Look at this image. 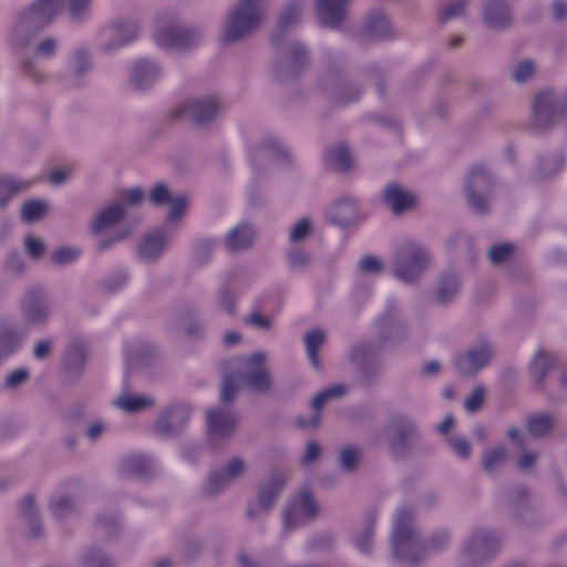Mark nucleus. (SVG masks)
<instances>
[{"label": "nucleus", "mask_w": 567, "mask_h": 567, "mask_svg": "<svg viewBox=\"0 0 567 567\" xmlns=\"http://www.w3.org/2000/svg\"><path fill=\"white\" fill-rule=\"evenodd\" d=\"M264 353H255L248 358H233L225 363V369L233 370L224 377L220 400L224 403L234 401L238 385L251 391L264 393L270 388V378L266 370Z\"/></svg>", "instance_id": "nucleus-1"}, {"label": "nucleus", "mask_w": 567, "mask_h": 567, "mask_svg": "<svg viewBox=\"0 0 567 567\" xmlns=\"http://www.w3.org/2000/svg\"><path fill=\"white\" fill-rule=\"evenodd\" d=\"M447 540L449 535L442 532L434 535L427 543L422 542L412 526V512L405 507L398 509L392 532V549L398 559L417 563L426 551L441 549Z\"/></svg>", "instance_id": "nucleus-2"}, {"label": "nucleus", "mask_w": 567, "mask_h": 567, "mask_svg": "<svg viewBox=\"0 0 567 567\" xmlns=\"http://www.w3.org/2000/svg\"><path fill=\"white\" fill-rule=\"evenodd\" d=\"M65 0H38L31 7L21 12L18 20V29L37 32L47 27L60 12ZM69 10L73 20L83 17L91 0H68Z\"/></svg>", "instance_id": "nucleus-3"}, {"label": "nucleus", "mask_w": 567, "mask_h": 567, "mask_svg": "<svg viewBox=\"0 0 567 567\" xmlns=\"http://www.w3.org/2000/svg\"><path fill=\"white\" fill-rule=\"evenodd\" d=\"M264 1L239 0L228 16L223 41L227 43L235 42L256 30L265 14Z\"/></svg>", "instance_id": "nucleus-4"}, {"label": "nucleus", "mask_w": 567, "mask_h": 567, "mask_svg": "<svg viewBox=\"0 0 567 567\" xmlns=\"http://www.w3.org/2000/svg\"><path fill=\"white\" fill-rule=\"evenodd\" d=\"M567 113V96H557L553 91L536 94L532 106V123L537 131L551 126Z\"/></svg>", "instance_id": "nucleus-5"}, {"label": "nucleus", "mask_w": 567, "mask_h": 567, "mask_svg": "<svg viewBox=\"0 0 567 567\" xmlns=\"http://www.w3.org/2000/svg\"><path fill=\"white\" fill-rule=\"evenodd\" d=\"M395 276L404 282L419 279L430 264V258L420 245L408 241L395 254Z\"/></svg>", "instance_id": "nucleus-6"}, {"label": "nucleus", "mask_w": 567, "mask_h": 567, "mask_svg": "<svg viewBox=\"0 0 567 567\" xmlns=\"http://www.w3.org/2000/svg\"><path fill=\"white\" fill-rule=\"evenodd\" d=\"M492 186V176L484 165L476 164L470 169L465 179V190L468 205L475 213L487 212Z\"/></svg>", "instance_id": "nucleus-7"}, {"label": "nucleus", "mask_w": 567, "mask_h": 567, "mask_svg": "<svg viewBox=\"0 0 567 567\" xmlns=\"http://www.w3.org/2000/svg\"><path fill=\"white\" fill-rule=\"evenodd\" d=\"M154 39L164 49H188L198 41L199 34L196 30L179 28L175 22L163 25L158 20Z\"/></svg>", "instance_id": "nucleus-8"}, {"label": "nucleus", "mask_w": 567, "mask_h": 567, "mask_svg": "<svg viewBox=\"0 0 567 567\" xmlns=\"http://www.w3.org/2000/svg\"><path fill=\"white\" fill-rule=\"evenodd\" d=\"M318 513V506L308 491H301L296 499L289 502L285 514V529H293L306 520L312 519Z\"/></svg>", "instance_id": "nucleus-9"}, {"label": "nucleus", "mask_w": 567, "mask_h": 567, "mask_svg": "<svg viewBox=\"0 0 567 567\" xmlns=\"http://www.w3.org/2000/svg\"><path fill=\"white\" fill-rule=\"evenodd\" d=\"M220 111V105L214 97L190 101L171 113L172 120L189 117L196 124L210 122Z\"/></svg>", "instance_id": "nucleus-10"}, {"label": "nucleus", "mask_w": 567, "mask_h": 567, "mask_svg": "<svg viewBox=\"0 0 567 567\" xmlns=\"http://www.w3.org/2000/svg\"><path fill=\"white\" fill-rule=\"evenodd\" d=\"M206 424L210 439H226L234 433L237 420L230 410L217 408L207 412Z\"/></svg>", "instance_id": "nucleus-11"}, {"label": "nucleus", "mask_w": 567, "mask_h": 567, "mask_svg": "<svg viewBox=\"0 0 567 567\" xmlns=\"http://www.w3.org/2000/svg\"><path fill=\"white\" fill-rule=\"evenodd\" d=\"M492 358V350L486 342L471 348L456 360V368L462 375H472L485 367Z\"/></svg>", "instance_id": "nucleus-12"}, {"label": "nucleus", "mask_w": 567, "mask_h": 567, "mask_svg": "<svg viewBox=\"0 0 567 567\" xmlns=\"http://www.w3.org/2000/svg\"><path fill=\"white\" fill-rule=\"evenodd\" d=\"M245 464L241 458H233L227 466L215 471L208 477L204 491L207 495H215L225 488L234 478L243 474Z\"/></svg>", "instance_id": "nucleus-13"}, {"label": "nucleus", "mask_w": 567, "mask_h": 567, "mask_svg": "<svg viewBox=\"0 0 567 567\" xmlns=\"http://www.w3.org/2000/svg\"><path fill=\"white\" fill-rule=\"evenodd\" d=\"M190 408L178 404L163 412L157 419L154 430L161 435H172L187 422Z\"/></svg>", "instance_id": "nucleus-14"}, {"label": "nucleus", "mask_w": 567, "mask_h": 567, "mask_svg": "<svg viewBox=\"0 0 567 567\" xmlns=\"http://www.w3.org/2000/svg\"><path fill=\"white\" fill-rule=\"evenodd\" d=\"M346 392L347 386L344 384H333L321 391L311 402L312 409L315 410L313 415L309 419L302 416L297 417L296 425L299 429H316L320 423V411L324 402L329 399L342 396Z\"/></svg>", "instance_id": "nucleus-15"}, {"label": "nucleus", "mask_w": 567, "mask_h": 567, "mask_svg": "<svg viewBox=\"0 0 567 567\" xmlns=\"http://www.w3.org/2000/svg\"><path fill=\"white\" fill-rule=\"evenodd\" d=\"M21 309L29 323L41 322L48 316V305L41 288L30 289L22 299Z\"/></svg>", "instance_id": "nucleus-16"}, {"label": "nucleus", "mask_w": 567, "mask_h": 567, "mask_svg": "<svg viewBox=\"0 0 567 567\" xmlns=\"http://www.w3.org/2000/svg\"><path fill=\"white\" fill-rule=\"evenodd\" d=\"M350 0H317V14L320 23L329 28H338L347 12Z\"/></svg>", "instance_id": "nucleus-17"}, {"label": "nucleus", "mask_w": 567, "mask_h": 567, "mask_svg": "<svg viewBox=\"0 0 567 567\" xmlns=\"http://www.w3.org/2000/svg\"><path fill=\"white\" fill-rule=\"evenodd\" d=\"M159 75V68L147 59L138 60L132 69V84L137 90L147 89Z\"/></svg>", "instance_id": "nucleus-18"}, {"label": "nucleus", "mask_w": 567, "mask_h": 567, "mask_svg": "<svg viewBox=\"0 0 567 567\" xmlns=\"http://www.w3.org/2000/svg\"><path fill=\"white\" fill-rule=\"evenodd\" d=\"M383 199L388 204L394 214H401L404 210L412 208L415 204V197L403 190L396 184H390L386 186L383 193Z\"/></svg>", "instance_id": "nucleus-19"}, {"label": "nucleus", "mask_w": 567, "mask_h": 567, "mask_svg": "<svg viewBox=\"0 0 567 567\" xmlns=\"http://www.w3.org/2000/svg\"><path fill=\"white\" fill-rule=\"evenodd\" d=\"M286 482L285 474L282 472H275L270 482L262 486L258 493L257 505L261 509H269L272 504L277 501L282 486Z\"/></svg>", "instance_id": "nucleus-20"}, {"label": "nucleus", "mask_w": 567, "mask_h": 567, "mask_svg": "<svg viewBox=\"0 0 567 567\" xmlns=\"http://www.w3.org/2000/svg\"><path fill=\"white\" fill-rule=\"evenodd\" d=\"M484 18L486 23L493 28H503L511 22V13L504 0H487L484 7Z\"/></svg>", "instance_id": "nucleus-21"}, {"label": "nucleus", "mask_w": 567, "mask_h": 567, "mask_svg": "<svg viewBox=\"0 0 567 567\" xmlns=\"http://www.w3.org/2000/svg\"><path fill=\"white\" fill-rule=\"evenodd\" d=\"M153 467V461L143 453H132L120 462V471L123 474L144 476Z\"/></svg>", "instance_id": "nucleus-22"}, {"label": "nucleus", "mask_w": 567, "mask_h": 567, "mask_svg": "<svg viewBox=\"0 0 567 567\" xmlns=\"http://www.w3.org/2000/svg\"><path fill=\"white\" fill-rule=\"evenodd\" d=\"M255 231L248 224H239L225 238L229 251H238L248 248L254 239Z\"/></svg>", "instance_id": "nucleus-23"}, {"label": "nucleus", "mask_w": 567, "mask_h": 567, "mask_svg": "<svg viewBox=\"0 0 567 567\" xmlns=\"http://www.w3.org/2000/svg\"><path fill=\"white\" fill-rule=\"evenodd\" d=\"M106 31L114 38L113 42L107 45V50L127 45L137 37V27L130 21L113 23Z\"/></svg>", "instance_id": "nucleus-24"}, {"label": "nucleus", "mask_w": 567, "mask_h": 567, "mask_svg": "<svg viewBox=\"0 0 567 567\" xmlns=\"http://www.w3.org/2000/svg\"><path fill=\"white\" fill-rule=\"evenodd\" d=\"M166 244L165 235L162 230H154L147 234L141 241L137 252L144 260H150L158 256Z\"/></svg>", "instance_id": "nucleus-25"}, {"label": "nucleus", "mask_w": 567, "mask_h": 567, "mask_svg": "<svg viewBox=\"0 0 567 567\" xmlns=\"http://www.w3.org/2000/svg\"><path fill=\"white\" fill-rule=\"evenodd\" d=\"M327 215L331 223L347 226L355 216V203L352 198L340 199L328 209Z\"/></svg>", "instance_id": "nucleus-26"}, {"label": "nucleus", "mask_w": 567, "mask_h": 567, "mask_svg": "<svg viewBox=\"0 0 567 567\" xmlns=\"http://www.w3.org/2000/svg\"><path fill=\"white\" fill-rule=\"evenodd\" d=\"M392 426L394 427L396 435L391 443V449L393 453L399 454L401 449L405 446L414 435L415 427L404 416H395L392 420Z\"/></svg>", "instance_id": "nucleus-27"}, {"label": "nucleus", "mask_w": 567, "mask_h": 567, "mask_svg": "<svg viewBox=\"0 0 567 567\" xmlns=\"http://www.w3.org/2000/svg\"><path fill=\"white\" fill-rule=\"evenodd\" d=\"M124 207L120 204H112L103 209L92 221L91 230L100 233L104 228L116 224L124 217Z\"/></svg>", "instance_id": "nucleus-28"}, {"label": "nucleus", "mask_w": 567, "mask_h": 567, "mask_svg": "<svg viewBox=\"0 0 567 567\" xmlns=\"http://www.w3.org/2000/svg\"><path fill=\"white\" fill-rule=\"evenodd\" d=\"M327 164L331 165L338 172H348L352 167V156L348 147L343 144H337L326 154Z\"/></svg>", "instance_id": "nucleus-29"}, {"label": "nucleus", "mask_w": 567, "mask_h": 567, "mask_svg": "<svg viewBox=\"0 0 567 567\" xmlns=\"http://www.w3.org/2000/svg\"><path fill=\"white\" fill-rule=\"evenodd\" d=\"M555 364L556 360L551 353L539 350L534 355L529 371L537 382H542Z\"/></svg>", "instance_id": "nucleus-30"}, {"label": "nucleus", "mask_w": 567, "mask_h": 567, "mask_svg": "<svg viewBox=\"0 0 567 567\" xmlns=\"http://www.w3.org/2000/svg\"><path fill=\"white\" fill-rule=\"evenodd\" d=\"M498 545L497 537L494 533L487 530H480L475 533L465 547V553L472 555L473 553L486 551L489 548H496Z\"/></svg>", "instance_id": "nucleus-31"}, {"label": "nucleus", "mask_w": 567, "mask_h": 567, "mask_svg": "<svg viewBox=\"0 0 567 567\" xmlns=\"http://www.w3.org/2000/svg\"><path fill=\"white\" fill-rule=\"evenodd\" d=\"M326 339L324 331L321 329H315L305 336V344L308 352V358L313 368L320 367L319 349Z\"/></svg>", "instance_id": "nucleus-32"}, {"label": "nucleus", "mask_w": 567, "mask_h": 567, "mask_svg": "<svg viewBox=\"0 0 567 567\" xmlns=\"http://www.w3.org/2000/svg\"><path fill=\"white\" fill-rule=\"evenodd\" d=\"M365 28L372 38L383 39L390 34V21L382 12L369 14Z\"/></svg>", "instance_id": "nucleus-33"}, {"label": "nucleus", "mask_w": 567, "mask_h": 567, "mask_svg": "<svg viewBox=\"0 0 567 567\" xmlns=\"http://www.w3.org/2000/svg\"><path fill=\"white\" fill-rule=\"evenodd\" d=\"M460 287L458 278L454 274H446L442 276L439 288L436 291V300L441 303L450 301Z\"/></svg>", "instance_id": "nucleus-34"}, {"label": "nucleus", "mask_w": 567, "mask_h": 567, "mask_svg": "<svg viewBox=\"0 0 567 567\" xmlns=\"http://www.w3.org/2000/svg\"><path fill=\"white\" fill-rule=\"evenodd\" d=\"M31 184L32 182H19L12 178L0 177V207H3L16 193L30 187Z\"/></svg>", "instance_id": "nucleus-35"}, {"label": "nucleus", "mask_w": 567, "mask_h": 567, "mask_svg": "<svg viewBox=\"0 0 567 567\" xmlns=\"http://www.w3.org/2000/svg\"><path fill=\"white\" fill-rule=\"evenodd\" d=\"M114 404L127 412H136L153 404V400L146 396L122 395Z\"/></svg>", "instance_id": "nucleus-36"}, {"label": "nucleus", "mask_w": 567, "mask_h": 567, "mask_svg": "<svg viewBox=\"0 0 567 567\" xmlns=\"http://www.w3.org/2000/svg\"><path fill=\"white\" fill-rule=\"evenodd\" d=\"M65 365L69 370H81L85 362V349L80 342L71 344L64 355Z\"/></svg>", "instance_id": "nucleus-37"}, {"label": "nucleus", "mask_w": 567, "mask_h": 567, "mask_svg": "<svg viewBox=\"0 0 567 567\" xmlns=\"http://www.w3.org/2000/svg\"><path fill=\"white\" fill-rule=\"evenodd\" d=\"M47 208V204L42 200H28L21 208V219L25 223L39 220L45 214Z\"/></svg>", "instance_id": "nucleus-38"}, {"label": "nucleus", "mask_w": 567, "mask_h": 567, "mask_svg": "<svg viewBox=\"0 0 567 567\" xmlns=\"http://www.w3.org/2000/svg\"><path fill=\"white\" fill-rule=\"evenodd\" d=\"M551 419L547 414H537L528 419L527 429L533 436H543L550 430Z\"/></svg>", "instance_id": "nucleus-39"}, {"label": "nucleus", "mask_w": 567, "mask_h": 567, "mask_svg": "<svg viewBox=\"0 0 567 567\" xmlns=\"http://www.w3.org/2000/svg\"><path fill=\"white\" fill-rule=\"evenodd\" d=\"M300 2L299 1H292L289 3V6L285 9V11L281 13L278 22V29L279 31L287 30L290 25L298 22L300 18Z\"/></svg>", "instance_id": "nucleus-40"}, {"label": "nucleus", "mask_w": 567, "mask_h": 567, "mask_svg": "<svg viewBox=\"0 0 567 567\" xmlns=\"http://www.w3.org/2000/svg\"><path fill=\"white\" fill-rule=\"evenodd\" d=\"M360 460L359 450L353 446H347L341 451L340 461L341 465L347 471H352L357 467Z\"/></svg>", "instance_id": "nucleus-41"}, {"label": "nucleus", "mask_w": 567, "mask_h": 567, "mask_svg": "<svg viewBox=\"0 0 567 567\" xmlns=\"http://www.w3.org/2000/svg\"><path fill=\"white\" fill-rule=\"evenodd\" d=\"M80 250L72 247H61L52 254V261L55 265H64L75 260Z\"/></svg>", "instance_id": "nucleus-42"}, {"label": "nucleus", "mask_w": 567, "mask_h": 567, "mask_svg": "<svg viewBox=\"0 0 567 567\" xmlns=\"http://www.w3.org/2000/svg\"><path fill=\"white\" fill-rule=\"evenodd\" d=\"M514 251V246L512 244H499L493 246L488 251L489 260L493 264L503 262L507 257H509Z\"/></svg>", "instance_id": "nucleus-43"}, {"label": "nucleus", "mask_w": 567, "mask_h": 567, "mask_svg": "<svg viewBox=\"0 0 567 567\" xmlns=\"http://www.w3.org/2000/svg\"><path fill=\"white\" fill-rule=\"evenodd\" d=\"M505 457V449L503 446L488 451L483 458L484 470L491 472L493 468L501 464Z\"/></svg>", "instance_id": "nucleus-44"}, {"label": "nucleus", "mask_w": 567, "mask_h": 567, "mask_svg": "<svg viewBox=\"0 0 567 567\" xmlns=\"http://www.w3.org/2000/svg\"><path fill=\"white\" fill-rule=\"evenodd\" d=\"M534 71L535 66L532 61H522L513 71V79L517 83H524L534 74Z\"/></svg>", "instance_id": "nucleus-45"}, {"label": "nucleus", "mask_w": 567, "mask_h": 567, "mask_svg": "<svg viewBox=\"0 0 567 567\" xmlns=\"http://www.w3.org/2000/svg\"><path fill=\"white\" fill-rule=\"evenodd\" d=\"M150 202L153 205H163L171 202V194L164 184H157L150 193Z\"/></svg>", "instance_id": "nucleus-46"}, {"label": "nucleus", "mask_w": 567, "mask_h": 567, "mask_svg": "<svg viewBox=\"0 0 567 567\" xmlns=\"http://www.w3.org/2000/svg\"><path fill=\"white\" fill-rule=\"evenodd\" d=\"M464 9L465 2L463 0L455 1L440 12L439 20L441 23H445L451 18L461 16Z\"/></svg>", "instance_id": "nucleus-47"}, {"label": "nucleus", "mask_w": 567, "mask_h": 567, "mask_svg": "<svg viewBox=\"0 0 567 567\" xmlns=\"http://www.w3.org/2000/svg\"><path fill=\"white\" fill-rule=\"evenodd\" d=\"M169 203L172 206L167 215V220L176 221L182 218L186 209V198L184 196H176L175 198L171 199Z\"/></svg>", "instance_id": "nucleus-48"}, {"label": "nucleus", "mask_w": 567, "mask_h": 567, "mask_svg": "<svg viewBox=\"0 0 567 567\" xmlns=\"http://www.w3.org/2000/svg\"><path fill=\"white\" fill-rule=\"evenodd\" d=\"M484 401L483 388H476L466 399L465 409L470 412L477 411Z\"/></svg>", "instance_id": "nucleus-49"}, {"label": "nucleus", "mask_w": 567, "mask_h": 567, "mask_svg": "<svg viewBox=\"0 0 567 567\" xmlns=\"http://www.w3.org/2000/svg\"><path fill=\"white\" fill-rule=\"evenodd\" d=\"M354 545L361 553H369L372 545V526H369L361 535L355 537Z\"/></svg>", "instance_id": "nucleus-50"}, {"label": "nucleus", "mask_w": 567, "mask_h": 567, "mask_svg": "<svg viewBox=\"0 0 567 567\" xmlns=\"http://www.w3.org/2000/svg\"><path fill=\"white\" fill-rule=\"evenodd\" d=\"M382 269V264L373 256H365L359 261V270L361 272L371 274Z\"/></svg>", "instance_id": "nucleus-51"}, {"label": "nucleus", "mask_w": 567, "mask_h": 567, "mask_svg": "<svg viewBox=\"0 0 567 567\" xmlns=\"http://www.w3.org/2000/svg\"><path fill=\"white\" fill-rule=\"evenodd\" d=\"M25 250L28 255L34 259L39 258L44 252V244L31 236L25 238Z\"/></svg>", "instance_id": "nucleus-52"}, {"label": "nucleus", "mask_w": 567, "mask_h": 567, "mask_svg": "<svg viewBox=\"0 0 567 567\" xmlns=\"http://www.w3.org/2000/svg\"><path fill=\"white\" fill-rule=\"evenodd\" d=\"M449 443L460 457H468L471 449L468 442L464 437H450Z\"/></svg>", "instance_id": "nucleus-53"}, {"label": "nucleus", "mask_w": 567, "mask_h": 567, "mask_svg": "<svg viewBox=\"0 0 567 567\" xmlns=\"http://www.w3.org/2000/svg\"><path fill=\"white\" fill-rule=\"evenodd\" d=\"M121 197L131 205H137L144 197V192L141 187L128 188L121 193Z\"/></svg>", "instance_id": "nucleus-54"}, {"label": "nucleus", "mask_w": 567, "mask_h": 567, "mask_svg": "<svg viewBox=\"0 0 567 567\" xmlns=\"http://www.w3.org/2000/svg\"><path fill=\"white\" fill-rule=\"evenodd\" d=\"M28 378V371L25 369H17L9 373L6 379V386L16 388L25 381Z\"/></svg>", "instance_id": "nucleus-55"}, {"label": "nucleus", "mask_w": 567, "mask_h": 567, "mask_svg": "<svg viewBox=\"0 0 567 567\" xmlns=\"http://www.w3.org/2000/svg\"><path fill=\"white\" fill-rule=\"evenodd\" d=\"M51 508L58 518H61L65 515V513L71 508V501L69 497H62L58 501H53L51 503Z\"/></svg>", "instance_id": "nucleus-56"}, {"label": "nucleus", "mask_w": 567, "mask_h": 567, "mask_svg": "<svg viewBox=\"0 0 567 567\" xmlns=\"http://www.w3.org/2000/svg\"><path fill=\"white\" fill-rule=\"evenodd\" d=\"M310 229V223L307 219L300 220L290 233V239L292 241L300 240L306 237V235L309 233Z\"/></svg>", "instance_id": "nucleus-57"}, {"label": "nucleus", "mask_w": 567, "mask_h": 567, "mask_svg": "<svg viewBox=\"0 0 567 567\" xmlns=\"http://www.w3.org/2000/svg\"><path fill=\"white\" fill-rule=\"evenodd\" d=\"M320 453L319 445L316 442H309L306 447L305 455L302 457L303 464H309L313 462Z\"/></svg>", "instance_id": "nucleus-58"}, {"label": "nucleus", "mask_w": 567, "mask_h": 567, "mask_svg": "<svg viewBox=\"0 0 567 567\" xmlns=\"http://www.w3.org/2000/svg\"><path fill=\"white\" fill-rule=\"evenodd\" d=\"M86 563L92 567H113L111 561L100 553H94L89 556Z\"/></svg>", "instance_id": "nucleus-59"}, {"label": "nucleus", "mask_w": 567, "mask_h": 567, "mask_svg": "<svg viewBox=\"0 0 567 567\" xmlns=\"http://www.w3.org/2000/svg\"><path fill=\"white\" fill-rule=\"evenodd\" d=\"M55 41L53 39H45L37 47V53L39 55L49 56L54 53Z\"/></svg>", "instance_id": "nucleus-60"}, {"label": "nucleus", "mask_w": 567, "mask_h": 567, "mask_svg": "<svg viewBox=\"0 0 567 567\" xmlns=\"http://www.w3.org/2000/svg\"><path fill=\"white\" fill-rule=\"evenodd\" d=\"M291 55L296 64H303L307 61L308 52L303 44H296L292 48Z\"/></svg>", "instance_id": "nucleus-61"}, {"label": "nucleus", "mask_w": 567, "mask_h": 567, "mask_svg": "<svg viewBox=\"0 0 567 567\" xmlns=\"http://www.w3.org/2000/svg\"><path fill=\"white\" fill-rule=\"evenodd\" d=\"M71 172L69 169H54L49 175V181L53 185H60L66 181V178L70 176Z\"/></svg>", "instance_id": "nucleus-62"}, {"label": "nucleus", "mask_w": 567, "mask_h": 567, "mask_svg": "<svg viewBox=\"0 0 567 567\" xmlns=\"http://www.w3.org/2000/svg\"><path fill=\"white\" fill-rule=\"evenodd\" d=\"M20 511L23 516H31L34 511V498L31 495H28L23 498L20 504Z\"/></svg>", "instance_id": "nucleus-63"}, {"label": "nucleus", "mask_w": 567, "mask_h": 567, "mask_svg": "<svg viewBox=\"0 0 567 567\" xmlns=\"http://www.w3.org/2000/svg\"><path fill=\"white\" fill-rule=\"evenodd\" d=\"M553 13L556 20H561L567 14V3L563 0H556L553 3Z\"/></svg>", "instance_id": "nucleus-64"}]
</instances>
